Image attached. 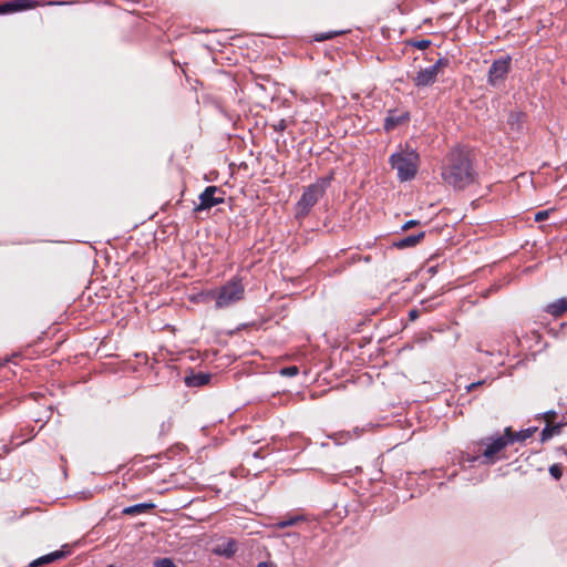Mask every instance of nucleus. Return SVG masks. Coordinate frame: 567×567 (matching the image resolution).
<instances>
[{"instance_id":"obj_1","label":"nucleus","mask_w":567,"mask_h":567,"mask_svg":"<svg viewBox=\"0 0 567 567\" xmlns=\"http://www.w3.org/2000/svg\"><path fill=\"white\" fill-rule=\"evenodd\" d=\"M441 177L446 185L458 190L474 184L477 172L471 152L460 145L452 148L442 165Z\"/></svg>"},{"instance_id":"obj_2","label":"nucleus","mask_w":567,"mask_h":567,"mask_svg":"<svg viewBox=\"0 0 567 567\" xmlns=\"http://www.w3.org/2000/svg\"><path fill=\"white\" fill-rule=\"evenodd\" d=\"M196 298L203 302L214 300L215 309H227L244 300L245 286L239 276H234L219 288L203 291Z\"/></svg>"},{"instance_id":"obj_3","label":"nucleus","mask_w":567,"mask_h":567,"mask_svg":"<svg viewBox=\"0 0 567 567\" xmlns=\"http://www.w3.org/2000/svg\"><path fill=\"white\" fill-rule=\"evenodd\" d=\"M332 174L319 177L315 183L303 188L302 195L296 204V218L302 219L309 215L311 208L322 198L331 184Z\"/></svg>"},{"instance_id":"obj_4","label":"nucleus","mask_w":567,"mask_h":567,"mask_svg":"<svg viewBox=\"0 0 567 567\" xmlns=\"http://www.w3.org/2000/svg\"><path fill=\"white\" fill-rule=\"evenodd\" d=\"M419 162L420 155L415 150L395 152L389 157V164L398 171V178L401 182H408L415 177Z\"/></svg>"},{"instance_id":"obj_5","label":"nucleus","mask_w":567,"mask_h":567,"mask_svg":"<svg viewBox=\"0 0 567 567\" xmlns=\"http://www.w3.org/2000/svg\"><path fill=\"white\" fill-rule=\"evenodd\" d=\"M511 441L512 439H509V427H506L502 435L497 434L483 437L480 441V444L484 446L482 452V464L493 465L497 460L496 455L508 445H512Z\"/></svg>"},{"instance_id":"obj_6","label":"nucleus","mask_w":567,"mask_h":567,"mask_svg":"<svg viewBox=\"0 0 567 567\" xmlns=\"http://www.w3.org/2000/svg\"><path fill=\"white\" fill-rule=\"evenodd\" d=\"M511 63L512 56L508 54L495 59L487 73V83L496 86L501 81H504L511 70Z\"/></svg>"},{"instance_id":"obj_7","label":"nucleus","mask_w":567,"mask_h":567,"mask_svg":"<svg viewBox=\"0 0 567 567\" xmlns=\"http://www.w3.org/2000/svg\"><path fill=\"white\" fill-rule=\"evenodd\" d=\"M224 192L218 186H207L199 195V204L195 207V212L208 210L212 207L225 202Z\"/></svg>"},{"instance_id":"obj_8","label":"nucleus","mask_w":567,"mask_h":567,"mask_svg":"<svg viewBox=\"0 0 567 567\" xmlns=\"http://www.w3.org/2000/svg\"><path fill=\"white\" fill-rule=\"evenodd\" d=\"M527 115L520 111H512L508 114L507 124L509 130L516 137L525 133Z\"/></svg>"},{"instance_id":"obj_9","label":"nucleus","mask_w":567,"mask_h":567,"mask_svg":"<svg viewBox=\"0 0 567 567\" xmlns=\"http://www.w3.org/2000/svg\"><path fill=\"white\" fill-rule=\"evenodd\" d=\"M410 121L409 112L399 114L396 110H389L384 118L383 128L385 132H391L399 125H402Z\"/></svg>"},{"instance_id":"obj_10","label":"nucleus","mask_w":567,"mask_h":567,"mask_svg":"<svg viewBox=\"0 0 567 567\" xmlns=\"http://www.w3.org/2000/svg\"><path fill=\"white\" fill-rule=\"evenodd\" d=\"M33 7L34 2L32 0H9L0 3V14L24 11Z\"/></svg>"},{"instance_id":"obj_11","label":"nucleus","mask_w":567,"mask_h":567,"mask_svg":"<svg viewBox=\"0 0 567 567\" xmlns=\"http://www.w3.org/2000/svg\"><path fill=\"white\" fill-rule=\"evenodd\" d=\"M437 73L431 66L421 69L413 78V83L417 87H426L432 85L437 78Z\"/></svg>"},{"instance_id":"obj_12","label":"nucleus","mask_w":567,"mask_h":567,"mask_svg":"<svg viewBox=\"0 0 567 567\" xmlns=\"http://www.w3.org/2000/svg\"><path fill=\"white\" fill-rule=\"evenodd\" d=\"M212 374L207 372H190L185 377V384L188 388H198L207 384L210 381Z\"/></svg>"},{"instance_id":"obj_13","label":"nucleus","mask_w":567,"mask_h":567,"mask_svg":"<svg viewBox=\"0 0 567 567\" xmlns=\"http://www.w3.org/2000/svg\"><path fill=\"white\" fill-rule=\"evenodd\" d=\"M213 551L218 556L231 558L237 551V542L234 538H228L226 542L217 545Z\"/></svg>"},{"instance_id":"obj_14","label":"nucleus","mask_w":567,"mask_h":567,"mask_svg":"<svg viewBox=\"0 0 567 567\" xmlns=\"http://www.w3.org/2000/svg\"><path fill=\"white\" fill-rule=\"evenodd\" d=\"M567 424V421H560L555 424L547 422L545 427L540 433V441L546 442L550 440L554 435H558L561 432V429Z\"/></svg>"},{"instance_id":"obj_15","label":"nucleus","mask_w":567,"mask_h":567,"mask_svg":"<svg viewBox=\"0 0 567 567\" xmlns=\"http://www.w3.org/2000/svg\"><path fill=\"white\" fill-rule=\"evenodd\" d=\"M154 508H155L154 503H138V504H134V505L124 507L122 511V514L127 515V516H135V515H140V514H144L146 512H150Z\"/></svg>"},{"instance_id":"obj_16","label":"nucleus","mask_w":567,"mask_h":567,"mask_svg":"<svg viewBox=\"0 0 567 567\" xmlns=\"http://www.w3.org/2000/svg\"><path fill=\"white\" fill-rule=\"evenodd\" d=\"M424 236H425V231H420L419 234H415V235H409V236H405V237L396 240L394 243V246L399 249L414 247L415 245H417L421 241V239L424 238Z\"/></svg>"},{"instance_id":"obj_17","label":"nucleus","mask_w":567,"mask_h":567,"mask_svg":"<svg viewBox=\"0 0 567 567\" xmlns=\"http://www.w3.org/2000/svg\"><path fill=\"white\" fill-rule=\"evenodd\" d=\"M65 556V553L63 550H55L50 554L43 555L37 559H34L29 567H40L45 564L53 563L60 558H63Z\"/></svg>"},{"instance_id":"obj_18","label":"nucleus","mask_w":567,"mask_h":567,"mask_svg":"<svg viewBox=\"0 0 567 567\" xmlns=\"http://www.w3.org/2000/svg\"><path fill=\"white\" fill-rule=\"evenodd\" d=\"M546 311L554 317L561 316L565 311H567V299L560 298V299L549 303L546 307Z\"/></svg>"},{"instance_id":"obj_19","label":"nucleus","mask_w":567,"mask_h":567,"mask_svg":"<svg viewBox=\"0 0 567 567\" xmlns=\"http://www.w3.org/2000/svg\"><path fill=\"white\" fill-rule=\"evenodd\" d=\"M508 427H509V439H512V441H511L512 444H514L516 442H524V441H526L537 430L535 426H533V427H528V429L515 432V431L512 430L511 426H508Z\"/></svg>"},{"instance_id":"obj_20","label":"nucleus","mask_w":567,"mask_h":567,"mask_svg":"<svg viewBox=\"0 0 567 567\" xmlns=\"http://www.w3.org/2000/svg\"><path fill=\"white\" fill-rule=\"evenodd\" d=\"M482 460H483L482 454H472L471 452H464L461 455L460 462L462 465H466V464L472 465L475 462H478L480 464H482Z\"/></svg>"},{"instance_id":"obj_21","label":"nucleus","mask_w":567,"mask_h":567,"mask_svg":"<svg viewBox=\"0 0 567 567\" xmlns=\"http://www.w3.org/2000/svg\"><path fill=\"white\" fill-rule=\"evenodd\" d=\"M299 373V368L297 365H289L281 368L279 370V374L286 378H293Z\"/></svg>"},{"instance_id":"obj_22","label":"nucleus","mask_w":567,"mask_h":567,"mask_svg":"<svg viewBox=\"0 0 567 567\" xmlns=\"http://www.w3.org/2000/svg\"><path fill=\"white\" fill-rule=\"evenodd\" d=\"M299 520H301V517H299V516H295L289 519H281L276 523V527L284 529V528L295 525Z\"/></svg>"},{"instance_id":"obj_23","label":"nucleus","mask_w":567,"mask_h":567,"mask_svg":"<svg viewBox=\"0 0 567 567\" xmlns=\"http://www.w3.org/2000/svg\"><path fill=\"white\" fill-rule=\"evenodd\" d=\"M548 471L551 477H554L557 481L560 480L563 476V466L558 463L550 465Z\"/></svg>"},{"instance_id":"obj_24","label":"nucleus","mask_w":567,"mask_h":567,"mask_svg":"<svg viewBox=\"0 0 567 567\" xmlns=\"http://www.w3.org/2000/svg\"><path fill=\"white\" fill-rule=\"evenodd\" d=\"M409 44L419 50H425L431 45V41L427 39L413 40V41H410Z\"/></svg>"},{"instance_id":"obj_25","label":"nucleus","mask_w":567,"mask_h":567,"mask_svg":"<svg viewBox=\"0 0 567 567\" xmlns=\"http://www.w3.org/2000/svg\"><path fill=\"white\" fill-rule=\"evenodd\" d=\"M450 63L447 58H440L434 64L431 65L432 69L439 74L441 70L447 66Z\"/></svg>"},{"instance_id":"obj_26","label":"nucleus","mask_w":567,"mask_h":567,"mask_svg":"<svg viewBox=\"0 0 567 567\" xmlns=\"http://www.w3.org/2000/svg\"><path fill=\"white\" fill-rule=\"evenodd\" d=\"M155 567H176L172 558L164 557L159 558L154 563Z\"/></svg>"},{"instance_id":"obj_27","label":"nucleus","mask_w":567,"mask_h":567,"mask_svg":"<svg viewBox=\"0 0 567 567\" xmlns=\"http://www.w3.org/2000/svg\"><path fill=\"white\" fill-rule=\"evenodd\" d=\"M172 429V422L171 420H167V421H164L162 424H161V429H159V435H166Z\"/></svg>"},{"instance_id":"obj_28","label":"nucleus","mask_w":567,"mask_h":567,"mask_svg":"<svg viewBox=\"0 0 567 567\" xmlns=\"http://www.w3.org/2000/svg\"><path fill=\"white\" fill-rule=\"evenodd\" d=\"M549 216V210H539L535 214V221H543Z\"/></svg>"},{"instance_id":"obj_29","label":"nucleus","mask_w":567,"mask_h":567,"mask_svg":"<svg viewBox=\"0 0 567 567\" xmlns=\"http://www.w3.org/2000/svg\"><path fill=\"white\" fill-rule=\"evenodd\" d=\"M485 382H486L485 380L476 381V382H472V383H470V384H467V385L465 386V390H466V392H467V393H468V392H472L474 389H476V388H478V386H481V385L485 384Z\"/></svg>"},{"instance_id":"obj_30","label":"nucleus","mask_w":567,"mask_h":567,"mask_svg":"<svg viewBox=\"0 0 567 567\" xmlns=\"http://www.w3.org/2000/svg\"><path fill=\"white\" fill-rule=\"evenodd\" d=\"M287 128V121L280 120L277 124H274V130L277 132H284Z\"/></svg>"},{"instance_id":"obj_31","label":"nucleus","mask_w":567,"mask_h":567,"mask_svg":"<svg viewBox=\"0 0 567 567\" xmlns=\"http://www.w3.org/2000/svg\"><path fill=\"white\" fill-rule=\"evenodd\" d=\"M341 32H329V33H323L319 37H316V40L317 41H323V40H329V39H332L333 37H336L337 34H340Z\"/></svg>"},{"instance_id":"obj_32","label":"nucleus","mask_w":567,"mask_h":567,"mask_svg":"<svg viewBox=\"0 0 567 567\" xmlns=\"http://www.w3.org/2000/svg\"><path fill=\"white\" fill-rule=\"evenodd\" d=\"M557 415L556 411L549 410L540 414L542 417L547 419V422H550L553 419H555Z\"/></svg>"},{"instance_id":"obj_33","label":"nucleus","mask_w":567,"mask_h":567,"mask_svg":"<svg viewBox=\"0 0 567 567\" xmlns=\"http://www.w3.org/2000/svg\"><path fill=\"white\" fill-rule=\"evenodd\" d=\"M415 225H419V220H415V219H411V220H408L403 226H402V229L403 230H406Z\"/></svg>"},{"instance_id":"obj_34","label":"nucleus","mask_w":567,"mask_h":567,"mask_svg":"<svg viewBox=\"0 0 567 567\" xmlns=\"http://www.w3.org/2000/svg\"><path fill=\"white\" fill-rule=\"evenodd\" d=\"M419 316H420V311H419L417 309H411V310L409 311V318H410V320H412V321H413V320H415V319H417V318H419Z\"/></svg>"},{"instance_id":"obj_35","label":"nucleus","mask_w":567,"mask_h":567,"mask_svg":"<svg viewBox=\"0 0 567 567\" xmlns=\"http://www.w3.org/2000/svg\"><path fill=\"white\" fill-rule=\"evenodd\" d=\"M257 567H271V565L267 561H260Z\"/></svg>"},{"instance_id":"obj_36","label":"nucleus","mask_w":567,"mask_h":567,"mask_svg":"<svg viewBox=\"0 0 567 567\" xmlns=\"http://www.w3.org/2000/svg\"><path fill=\"white\" fill-rule=\"evenodd\" d=\"M337 435H338V434H332V435H330L329 437H330V439H332V440H334L338 444H340V441H338Z\"/></svg>"},{"instance_id":"obj_37","label":"nucleus","mask_w":567,"mask_h":567,"mask_svg":"<svg viewBox=\"0 0 567 567\" xmlns=\"http://www.w3.org/2000/svg\"><path fill=\"white\" fill-rule=\"evenodd\" d=\"M557 451L563 452V453H565L567 455V449L564 447V446L558 447Z\"/></svg>"}]
</instances>
